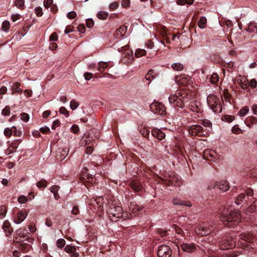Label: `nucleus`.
I'll list each match as a JSON object with an SVG mask.
<instances>
[{"instance_id": "obj_1", "label": "nucleus", "mask_w": 257, "mask_h": 257, "mask_svg": "<svg viewBox=\"0 0 257 257\" xmlns=\"http://www.w3.org/2000/svg\"><path fill=\"white\" fill-rule=\"evenodd\" d=\"M221 220L228 227H233L240 220V215L231 208H224L221 216Z\"/></svg>"}, {"instance_id": "obj_2", "label": "nucleus", "mask_w": 257, "mask_h": 257, "mask_svg": "<svg viewBox=\"0 0 257 257\" xmlns=\"http://www.w3.org/2000/svg\"><path fill=\"white\" fill-rule=\"evenodd\" d=\"M107 214L111 221L116 222L120 217L129 219L132 217L131 213L126 212L122 213V208L119 205L111 204L107 209Z\"/></svg>"}, {"instance_id": "obj_3", "label": "nucleus", "mask_w": 257, "mask_h": 257, "mask_svg": "<svg viewBox=\"0 0 257 257\" xmlns=\"http://www.w3.org/2000/svg\"><path fill=\"white\" fill-rule=\"evenodd\" d=\"M191 96L188 94L185 91H177L175 95H170L169 97V100L170 103H176L178 107L183 108L185 103L187 102Z\"/></svg>"}, {"instance_id": "obj_4", "label": "nucleus", "mask_w": 257, "mask_h": 257, "mask_svg": "<svg viewBox=\"0 0 257 257\" xmlns=\"http://www.w3.org/2000/svg\"><path fill=\"white\" fill-rule=\"evenodd\" d=\"M236 239L232 237L223 240L220 243V246L221 249H230L235 246Z\"/></svg>"}, {"instance_id": "obj_5", "label": "nucleus", "mask_w": 257, "mask_h": 257, "mask_svg": "<svg viewBox=\"0 0 257 257\" xmlns=\"http://www.w3.org/2000/svg\"><path fill=\"white\" fill-rule=\"evenodd\" d=\"M216 101H218V99L214 96L208 97L207 101L212 109L215 112H220L221 111V108L220 104L217 103Z\"/></svg>"}, {"instance_id": "obj_6", "label": "nucleus", "mask_w": 257, "mask_h": 257, "mask_svg": "<svg viewBox=\"0 0 257 257\" xmlns=\"http://www.w3.org/2000/svg\"><path fill=\"white\" fill-rule=\"evenodd\" d=\"M217 187L219 190L222 191H226L229 189V186L228 182L226 180H221L219 182H215L212 186L208 187L209 189L214 188Z\"/></svg>"}, {"instance_id": "obj_7", "label": "nucleus", "mask_w": 257, "mask_h": 257, "mask_svg": "<svg viewBox=\"0 0 257 257\" xmlns=\"http://www.w3.org/2000/svg\"><path fill=\"white\" fill-rule=\"evenodd\" d=\"M175 81L179 85L186 86L190 83V78L185 74H182L176 77Z\"/></svg>"}, {"instance_id": "obj_8", "label": "nucleus", "mask_w": 257, "mask_h": 257, "mask_svg": "<svg viewBox=\"0 0 257 257\" xmlns=\"http://www.w3.org/2000/svg\"><path fill=\"white\" fill-rule=\"evenodd\" d=\"M195 233L199 235L203 236L209 234L211 230L204 224L199 225L195 230Z\"/></svg>"}, {"instance_id": "obj_9", "label": "nucleus", "mask_w": 257, "mask_h": 257, "mask_svg": "<svg viewBox=\"0 0 257 257\" xmlns=\"http://www.w3.org/2000/svg\"><path fill=\"white\" fill-rule=\"evenodd\" d=\"M204 158L211 161L215 162L218 160V156L213 150H208L204 152Z\"/></svg>"}, {"instance_id": "obj_10", "label": "nucleus", "mask_w": 257, "mask_h": 257, "mask_svg": "<svg viewBox=\"0 0 257 257\" xmlns=\"http://www.w3.org/2000/svg\"><path fill=\"white\" fill-rule=\"evenodd\" d=\"M202 127L200 125H194L190 127L189 129V133L193 136H202Z\"/></svg>"}, {"instance_id": "obj_11", "label": "nucleus", "mask_w": 257, "mask_h": 257, "mask_svg": "<svg viewBox=\"0 0 257 257\" xmlns=\"http://www.w3.org/2000/svg\"><path fill=\"white\" fill-rule=\"evenodd\" d=\"M182 249L187 252H193L195 250L196 247L194 243H182L181 245Z\"/></svg>"}, {"instance_id": "obj_12", "label": "nucleus", "mask_w": 257, "mask_h": 257, "mask_svg": "<svg viewBox=\"0 0 257 257\" xmlns=\"http://www.w3.org/2000/svg\"><path fill=\"white\" fill-rule=\"evenodd\" d=\"M239 238L248 242H253L256 240L255 237H254L250 233H242L239 235Z\"/></svg>"}, {"instance_id": "obj_13", "label": "nucleus", "mask_w": 257, "mask_h": 257, "mask_svg": "<svg viewBox=\"0 0 257 257\" xmlns=\"http://www.w3.org/2000/svg\"><path fill=\"white\" fill-rule=\"evenodd\" d=\"M237 82L243 89H246L248 87L249 82L245 76H239L237 79Z\"/></svg>"}, {"instance_id": "obj_14", "label": "nucleus", "mask_w": 257, "mask_h": 257, "mask_svg": "<svg viewBox=\"0 0 257 257\" xmlns=\"http://www.w3.org/2000/svg\"><path fill=\"white\" fill-rule=\"evenodd\" d=\"M27 214L22 211H20L17 213L16 219L14 221L16 224H20L22 223L27 217Z\"/></svg>"}, {"instance_id": "obj_15", "label": "nucleus", "mask_w": 257, "mask_h": 257, "mask_svg": "<svg viewBox=\"0 0 257 257\" xmlns=\"http://www.w3.org/2000/svg\"><path fill=\"white\" fill-rule=\"evenodd\" d=\"M130 210L136 216L142 210V208L139 207L136 203L132 202L129 207Z\"/></svg>"}, {"instance_id": "obj_16", "label": "nucleus", "mask_w": 257, "mask_h": 257, "mask_svg": "<svg viewBox=\"0 0 257 257\" xmlns=\"http://www.w3.org/2000/svg\"><path fill=\"white\" fill-rule=\"evenodd\" d=\"M162 257H170L172 254V251L170 246L168 245L162 244Z\"/></svg>"}, {"instance_id": "obj_17", "label": "nucleus", "mask_w": 257, "mask_h": 257, "mask_svg": "<svg viewBox=\"0 0 257 257\" xmlns=\"http://www.w3.org/2000/svg\"><path fill=\"white\" fill-rule=\"evenodd\" d=\"M151 111L156 114H160L161 105L158 101H155L150 105Z\"/></svg>"}, {"instance_id": "obj_18", "label": "nucleus", "mask_w": 257, "mask_h": 257, "mask_svg": "<svg viewBox=\"0 0 257 257\" xmlns=\"http://www.w3.org/2000/svg\"><path fill=\"white\" fill-rule=\"evenodd\" d=\"M172 203L175 205H183L188 207L191 206V204L190 202L183 201L177 198H173L172 199Z\"/></svg>"}, {"instance_id": "obj_19", "label": "nucleus", "mask_w": 257, "mask_h": 257, "mask_svg": "<svg viewBox=\"0 0 257 257\" xmlns=\"http://www.w3.org/2000/svg\"><path fill=\"white\" fill-rule=\"evenodd\" d=\"M156 76V72L154 70H150L148 73L145 76V79L146 80L149 81L147 83V85L150 84V81L155 78Z\"/></svg>"}, {"instance_id": "obj_20", "label": "nucleus", "mask_w": 257, "mask_h": 257, "mask_svg": "<svg viewBox=\"0 0 257 257\" xmlns=\"http://www.w3.org/2000/svg\"><path fill=\"white\" fill-rule=\"evenodd\" d=\"M109 61H99L98 63L97 70L98 72H102L104 71L105 69L108 66Z\"/></svg>"}, {"instance_id": "obj_21", "label": "nucleus", "mask_w": 257, "mask_h": 257, "mask_svg": "<svg viewBox=\"0 0 257 257\" xmlns=\"http://www.w3.org/2000/svg\"><path fill=\"white\" fill-rule=\"evenodd\" d=\"M207 24V19L205 17H201L198 22V26L200 29H204Z\"/></svg>"}, {"instance_id": "obj_22", "label": "nucleus", "mask_w": 257, "mask_h": 257, "mask_svg": "<svg viewBox=\"0 0 257 257\" xmlns=\"http://www.w3.org/2000/svg\"><path fill=\"white\" fill-rule=\"evenodd\" d=\"M172 68L174 70L181 71L183 70V65L179 62L174 63L172 64Z\"/></svg>"}, {"instance_id": "obj_23", "label": "nucleus", "mask_w": 257, "mask_h": 257, "mask_svg": "<svg viewBox=\"0 0 257 257\" xmlns=\"http://www.w3.org/2000/svg\"><path fill=\"white\" fill-rule=\"evenodd\" d=\"M14 130H16L15 126H13L12 127H7L4 130V135L7 137H11L14 132Z\"/></svg>"}, {"instance_id": "obj_24", "label": "nucleus", "mask_w": 257, "mask_h": 257, "mask_svg": "<svg viewBox=\"0 0 257 257\" xmlns=\"http://www.w3.org/2000/svg\"><path fill=\"white\" fill-rule=\"evenodd\" d=\"M20 85H21L20 83H18V82L15 83L13 85L12 89L13 90V94L16 92H19L20 93H22V91L20 88Z\"/></svg>"}, {"instance_id": "obj_25", "label": "nucleus", "mask_w": 257, "mask_h": 257, "mask_svg": "<svg viewBox=\"0 0 257 257\" xmlns=\"http://www.w3.org/2000/svg\"><path fill=\"white\" fill-rule=\"evenodd\" d=\"M108 13L105 11H99L97 14V17L101 20H105L108 17Z\"/></svg>"}, {"instance_id": "obj_26", "label": "nucleus", "mask_w": 257, "mask_h": 257, "mask_svg": "<svg viewBox=\"0 0 257 257\" xmlns=\"http://www.w3.org/2000/svg\"><path fill=\"white\" fill-rule=\"evenodd\" d=\"M132 189L136 192H139L142 190V186L137 182H134L132 184Z\"/></svg>"}, {"instance_id": "obj_27", "label": "nucleus", "mask_w": 257, "mask_h": 257, "mask_svg": "<svg viewBox=\"0 0 257 257\" xmlns=\"http://www.w3.org/2000/svg\"><path fill=\"white\" fill-rule=\"evenodd\" d=\"M59 187L57 185H53L51 187L50 191L53 193L55 198L57 199V196H58V192L59 191Z\"/></svg>"}, {"instance_id": "obj_28", "label": "nucleus", "mask_w": 257, "mask_h": 257, "mask_svg": "<svg viewBox=\"0 0 257 257\" xmlns=\"http://www.w3.org/2000/svg\"><path fill=\"white\" fill-rule=\"evenodd\" d=\"M10 27V22L7 20H5L3 22L2 24V28L3 30L5 32H8L9 30Z\"/></svg>"}, {"instance_id": "obj_29", "label": "nucleus", "mask_w": 257, "mask_h": 257, "mask_svg": "<svg viewBox=\"0 0 257 257\" xmlns=\"http://www.w3.org/2000/svg\"><path fill=\"white\" fill-rule=\"evenodd\" d=\"M146 54V51L144 49H138L136 50L135 52V56L139 58L143 56H144Z\"/></svg>"}, {"instance_id": "obj_30", "label": "nucleus", "mask_w": 257, "mask_h": 257, "mask_svg": "<svg viewBox=\"0 0 257 257\" xmlns=\"http://www.w3.org/2000/svg\"><path fill=\"white\" fill-rule=\"evenodd\" d=\"M126 31V27L125 26H121L117 30V35L120 34L121 36H123L125 34Z\"/></svg>"}, {"instance_id": "obj_31", "label": "nucleus", "mask_w": 257, "mask_h": 257, "mask_svg": "<svg viewBox=\"0 0 257 257\" xmlns=\"http://www.w3.org/2000/svg\"><path fill=\"white\" fill-rule=\"evenodd\" d=\"M160 130L154 128L152 131V135L156 137L158 140H161V136L160 135Z\"/></svg>"}, {"instance_id": "obj_32", "label": "nucleus", "mask_w": 257, "mask_h": 257, "mask_svg": "<svg viewBox=\"0 0 257 257\" xmlns=\"http://www.w3.org/2000/svg\"><path fill=\"white\" fill-rule=\"evenodd\" d=\"M79 105V103L74 99L72 100L70 103V107L73 110H75Z\"/></svg>"}, {"instance_id": "obj_33", "label": "nucleus", "mask_w": 257, "mask_h": 257, "mask_svg": "<svg viewBox=\"0 0 257 257\" xmlns=\"http://www.w3.org/2000/svg\"><path fill=\"white\" fill-rule=\"evenodd\" d=\"M219 80V76L217 73H213L210 77V82L215 84Z\"/></svg>"}, {"instance_id": "obj_34", "label": "nucleus", "mask_w": 257, "mask_h": 257, "mask_svg": "<svg viewBox=\"0 0 257 257\" xmlns=\"http://www.w3.org/2000/svg\"><path fill=\"white\" fill-rule=\"evenodd\" d=\"M245 198V196L244 193L239 194L237 197V199L235 201V203L238 205L240 204L243 199H244Z\"/></svg>"}, {"instance_id": "obj_35", "label": "nucleus", "mask_w": 257, "mask_h": 257, "mask_svg": "<svg viewBox=\"0 0 257 257\" xmlns=\"http://www.w3.org/2000/svg\"><path fill=\"white\" fill-rule=\"evenodd\" d=\"M249 111V108L247 106H244L240 109L239 112V115L240 116H243L245 114H247V113Z\"/></svg>"}, {"instance_id": "obj_36", "label": "nucleus", "mask_w": 257, "mask_h": 257, "mask_svg": "<svg viewBox=\"0 0 257 257\" xmlns=\"http://www.w3.org/2000/svg\"><path fill=\"white\" fill-rule=\"evenodd\" d=\"M47 186V183L45 180H41L37 182V186L38 188H46Z\"/></svg>"}, {"instance_id": "obj_37", "label": "nucleus", "mask_w": 257, "mask_h": 257, "mask_svg": "<svg viewBox=\"0 0 257 257\" xmlns=\"http://www.w3.org/2000/svg\"><path fill=\"white\" fill-rule=\"evenodd\" d=\"M246 195H247V198L248 199V200H251V201H252V200L253 199V191L251 189H250V188H248L246 190Z\"/></svg>"}, {"instance_id": "obj_38", "label": "nucleus", "mask_w": 257, "mask_h": 257, "mask_svg": "<svg viewBox=\"0 0 257 257\" xmlns=\"http://www.w3.org/2000/svg\"><path fill=\"white\" fill-rule=\"evenodd\" d=\"M57 246L58 248H61L65 245V240L64 239L60 238L57 240Z\"/></svg>"}, {"instance_id": "obj_39", "label": "nucleus", "mask_w": 257, "mask_h": 257, "mask_svg": "<svg viewBox=\"0 0 257 257\" xmlns=\"http://www.w3.org/2000/svg\"><path fill=\"white\" fill-rule=\"evenodd\" d=\"M170 181L171 182V184L174 186H180V181L178 178H172L170 179Z\"/></svg>"}, {"instance_id": "obj_40", "label": "nucleus", "mask_w": 257, "mask_h": 257, "mask_svg": "<svg viewBox=\"0 0 257 257\" xmlns=\"http://www.w3.org/2000/svg\"><path fill=\"white\" fill-rule=\"evenodd\" d=\"M59 112L61 114H64L66 117L69 116V112L67 109L64 107H61L59 109Z\"/></svg>"}, {"instance_id": "obj_41", "label": "nucleus", "mask_w": 257, "mask_h": 257, "mask_svg": "<svg viewBox=\"0 0 257 257\" xmlns=\"http://www.w3.org/2000/svg\"><path fill=\"white\" fill-rule=\"evenodd\" d=\"M76 248L74 246L71 245H67L65 247V251L67 253H72L75 252Z\"/></svg>"}, {"instance_id": "obj_42", "label": "nucleus", "mask_w": 257, "mask_h": 257, "mask_svg": "<svg viewBox=\"0 0 257 257\" xmlns=\"http://www.w3.org/2000/svg\"><path fill=\"white\" fill-rule=\"evenodd\" d=\"M10 108L8 106H6L2 111V113L3 115L8 116L10 114Z\"/></svg>"}, {"instance_id": "obj_43", "label": "nucleus", "mask_w": 257, "mask_h": 257, "mask_svg": "<svg viewBox=\"0 0 257 257\" xmlns=\"http://www.w3.org/2000/svg\"><path fill=\"white\" fill-rule=\"evenodd\" d=\"M15 6L20 9H21L24 6V0H16Z\"/></svg>"}, {"instance_id": "obj_44", "label": "nucleus", "mask_w": 257, "mask_h": 257, "mask_svg": "<svg viewBox=\"0 0 257 257\" xmlns=\"http://www.w3.org/2000/svg\"><path fill=\"white\" fill-rule=\"evenodd\" d=\"M118 7V4L116 2H113L109 5L110 10L113 11L116 10Z\"/></svg>"}, {"instance_id": "obj_45", "label": "nucleus", "mask_w": 257, "mask_h": 257, "mask_svg": "<svg viewBox=\"0 0 257 257\" xmlns=\"http://www.w3.org/2000/svg\"><path fill=\"white\" fill-rule=\"evenodd\" d=\"M28 201L26 197L23 195L20 196L18 199V201L21 203L23 204L26 203Z\"/></svg>"}, {"instance_id": "obj_46", "label": "nucleus", "mask_w": 257, "mask_h": 257, "mask_svg": "<svg viewBox=\"0 0 257 257\" xmlns=\"http://www.w3.org/2000/svg\"><path fill=\"white\" fill-rule=\"evenodd\" d=\"M21 119L24 121H28L29 119V116L26 113H22L21 114Z\"/></svg>"}, {"instance_id": "obj_47", "label": "nucleus", "mask_w": 257, "mask_h": 257, "mask_svg": "<svg viewBox=\"0 0 257 257\" xmlns=\"http://www.w3.org/2000/svg\"><path fill=\"white\" fill-rule=\"evenodd\" d=\"M201 124L204 126L208 127H210L212 125V123H211V122L209 120H207V119L203 120L202 121Z\"/></svg>"}, {"instance_id": "obj_48", "label": "nucleus", "mask_w": 257, "mask_h": 257, "mask_svg": "<svg viewBox=\"0 0 257 257\" xmlns=\"http://www.w3.org/2000/svg\"><path fill=\"white\" fill-rule=\"evenodd\" d=\"M20 19V16L18 14H14L11 16V20L13 22H16Z\"/></svg>"}, {"instance_id": "obj_49", "label": "nucleus", "mask_w": 257, "mask_h": 257, "mask_svg": "<svg viewBox=\"0 0 257 257\" xmlns=\"http://www.w3.org/2000/svg\"><path fill=\"white\" fill-rule=\"evenodd\" d=\"M60 125V121L58 119L54 120L52 123V129L55 130L56 127L59 126Z\"/></svg>"}, {"instance_id": "obj_50", "label": "nucleus", "mask_w": 257, "mask_h": 257, "mask_svg": "<svg viewBox=\"0 0 257 257\" xmlns=\"http://www.w3.org/2000/svg\"><path fill=\"white\" fill-rule=\"evenodd\" d=\"M71 131L73 133L76 134L79 131V127L78 125L74 124L71 126Z\"/></svg>"}, {"instance_id": "obj_51", "label": "nucleus", "mask_w": 257, "mask_h": 257, "mask_svg": "<svg viewBox=\"0 0 257 257\" xmlns=\"http://www.w3.org/2000/svg\"><path fill=\"white\" fill-rule=\"evenodd\" d=\"M256 210V204H251L249 208L247 209V212L252 213Z\"/></svg>"}, {"instance_id": "obj_52", "label": "nucleus", "mask_w": 257, "mask_h": 257, "mask_svg": "<svg viewBox=\"0 0 257 257\" xmlns=\"http://www.w3.org/2000/svg\"><path fill=\"white\" fill-rule=\"evenodd\" d=\"M86 23L88 28H91L94 25V22L91 19H87Z\"/></svg>"}, {"instance_id": "obj_53", "label": "nucleus", "mask_w": 257, "mask_h": 257, "mask_svg": "<svg viewBox=\"0 0 257 257\" xmlns=\"http://www.w3.org/2000/svg\"><path fill=\"white\" fill-rule=\"evenodd\" d=\"M76 13L74 11L69 12L67 14L68 18L71 19L75 18L76 17Z\"/></svg>"}, {"instance_id": "obj_54", "label": "nucleus", "mask_w": 257, "mask_h": 257, "mask_svg": "<svg viewBox=\"0 0 257 257\" xmlns=\"http://www.w3.org/2000/svg\"><path fill=\"white\" fill-rule=\"evenodd\" d=\"M232 131L236 134H240L242 132V131L237 126H234L232 128Z\"/></svg>"}, {"instance_id": "obj_55", "label": "nucleus", "mask_w": 257, "mask_h": 257, "mask_svg": "<svg viewBox=\"0 0 257 257\" xmlns=\"http://www.w3.org/2000/svg\"><path fill=\"white\" fill-rule=\"evenodd\" d=\"M127 54H128V56L129 57V58H128L129 60H128L127 61V63H131L132 62V61H133V58L132 57L133 52L131 50H128V52H127ZM125 63H126V62H125Z\"/></svg>"}, {"instance_id": "obj_56", "label": "nucleus", "mask_w": 257, "mask_h": 257, "mask_svg": "<svg viewBox=\"0 0 257 257\" xmlns=\"http://www.w3.org/2000/svg\"><path fill=\"white\" fill-rule=\"evenodd\" d=\"M224 119L225 121L228 122H231L233 120L234 117L231 115H225L224 117Z\"/></svg>"}, {"instance_id": "obj_57", "label": "nucleus", "mask_w": 257, "mask_h": 257, "mask_svg": "<svg viewBox=\"0 0 257 257\" xmlns=\"http://www.w3.org/2000/svg\"><path fill=\"white\" fill-rule=\"evenodd\" d=\"M83 173L82 174V176L83 178L84 177H87V178H89V175L90 174H88L87 172V167H84L83 169ZM91 177L92 176V175H90Z\"/></svg>"}, {"instance_id": "obj_58", "label": "nucleus", "mask_w": 257, "mask_h": 257, "mask_svg": "<svg viewBox=\"0 0 257 257\" xmlns=\"http://www.w3.org/2000/svg\"><path fill=\"white\" fill-rule=\"evenodd\" d=\"M52 0H47L44 2V6L46 8H48L52 4Z\"/></svg>"}, {"instance_id": "obj_59", "label": "nucleus", "mask_w": 257, "mask_h": 257, "mask_svg": "<svg viewBox=\"0 0 257 257\" xmlns=\"http://www.w3.org/2000/svg\"><path fill=\"white\" fill-rule=\"evenodd\" d=\"M84 77L86 80H89L92 77V74L89 72H86L84 74Z\"/></svg>"}, {"instance_id": "obj_60", "label": "nucleus", "mask_w": 257, "mask_h": 257, "mask_svg": "<svg viewBox=\"0 0 257 257\" xmlns=\"http://www.w3.org/2000/svg\"><path fill=\"white\" fill-rule=\"evenodd\" d=\"M35 13L38 17H40L42 15V10L41 8H36L35 9Z\"/></svg>"}, {"instance_id": "obj_61", "label": "nucleus", "mask_w": 257, "mask_h": 257, "mask_svg": "<svg viewBox=\"0 0 257 257\" xmlns=\"http://www.w3.org/2000/svg\"><path fill=\"white\" fill-rule=\"evenodd\" d=\"M249 85L251 88H255L257 85V82L254 79H252L250 81Z\"/></svg>"}, {"instance_id": "obj_62", "label": "nucleus", "mask_w": 257, "mask_h": 257, "mask_svg": "<svg viewBox=\"0 0 257 257\" xmlns=\"http://www.w3.org/2000/svg\"><path fill=\"white\" fill-rule=\"evenodd\" d=\"M50 39L51 41H56L58 40L57 34L55 33L52 34L50 36Z\"/></svg>"}, {"instance_id": "obj_63", "label": "nucleus", "mask_w": 257, "mask_h": 257, "mask_svg": "<svg viewBox=\"0 0 257 257\" xmlns=\"http://www.w3.org/2000/svg\"><path fill=\"white\" fill-rule=\"evenodd\" d=\"M247 120L250 122L252 124H256L257 123V118L253 116L248 117Z\"/></svg>"}, {"instance_id": "obj_64", "label": "nucleus", "mask_w": 257, "mask_h": 257, "mask_svg": "<svg viewBox=\"0 0 257 257\" xmlns=\"http://www.w3.org/2000/svg\"><path fill=\"white\" fill-rule=\"evenodd\" d=\"M71 213L75 215L78 214L79 213V210L78 207L74 206L71 210Z\"/></svg>"}]
</instances>
